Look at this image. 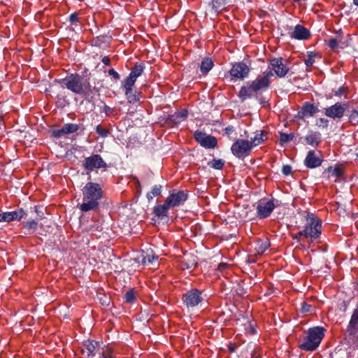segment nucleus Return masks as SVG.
<instances>
[{"instance_id":"obj_1","label":"nucleus","mask_w":358,"mask_h":358,"mask_svg":"<svg viewBox=\"0 0 358 358\" xmlns=\"http://www.w3.org/2000/svg\"><path fill=\"white\" fill-rule=\"evenodd\" d=\"M273 76L272 71H266L259 75L254 80L248 83L241 87L238 96L243 101L253 96H257L259 92L268 89L271 84V78Z\"/></svg>"},{"instance_id":"obj_2","label":"nucleus","mask_w":358,"mask_h":358,"mask_svg":"<svg viewBox=\"0 0 358 358\" xmlns=\"http://www.w3.org/2000/svg\"><path fill=\"white\" fill-rule=\"evenodd\" d=\"M103 194V191L99 184L87 182L83 188V201L79 206L80 210L85 213L96 210Z\"/></svg>"},{"instance_id":"obj_3","label":"nucleus","mask_w":358,"mask_h":358,"mask_svg":"<svg viewBox=\"0 0 358 358\" xmlns=\"http://www.w3.org/2000/svg\"><path fill=\"white\" fill-rule=\"evenodd\" d=\"M57 82L62 87H66L76 94L85 96L92 93L89 80L78 73L70 74Z\"/></svg>"},{"instance_id":"obj_4","label":"nucleus","mask_w":358,"mask_h":358,"mask_svg":"<svg viewBox=\"0 0 358 358\" xmlns=\"http://www.w3.org/2000/svg\"><path fill=\"white\" fill-rule=\"evenodd\" d=\"M324 328L320 327L309 329L307 331V336L303 338V342L299 344V348L305 351L315 350L324 336Z\"/></svg>"},{"instance_id":"obj_5","label":"nucleus","mask_w":358,"mask_h":358,"mask_svg":"<svg viewBox=\"0 0 358 358\" xmlns=\"http://www.w3.org/2000/svg\"><path fill=\"white\" fill-rule=\"evenodd\" d=\"M306 224L304 229L299 231V235H304V238L315 240L320 237L322 232V222L314 214L308 213L306 215Z\"/></svg>"},{"instance_id":"obj_6","label":"nucleus","mask_w":358,"mask_h":358,"mask_svg":"<svg viewBox=\"0 0 358 358\" xmlns=\"http://www.w3.org/2000/svg\"><path fill=\"white\" fill-rule=\"evenodd\" d=\"M252 147L248 140L238 138L232 144L231 150L232 154L238 159H244L249 156Z\"/></svg>"},{"instance_id":"obj_7","label":"nucleus","mask_w":358,"mask_h":358,"mask_svg":"<svg viewBox=\"0 0 358 358\" xmlns=\"http://www.w3.org/2000/svg\"><path fill=\"white\" fill-rule=\"evenodd\" d=\"M182 299L187 308H193L203 301V296L201 290L193 288L183 294Z\"/></svg>"},{"instance_id":"obj_8","label":"nucleus","mask_w":358,"mask_h":358,"mask_svg":"<svg viewBox=\"0 0 358 358\" xmlns=\"http://www.w3.org/2000/svg\"><path fill=\"white\" fill-rule=\"evenodd\" d=\"M250 69L243 62L235 63L229 71L231 80H243L249 75Z\"/></svg>"},{"instance_id":"obj_9","label":"nucleus","mask_w":358,"mask_h":358,"mask_svg":"<svg viewBox=\"0 0 358 358\" xmlns=\"http://www.w3.org/2000/svg\"><path fill=\"white\" fill-rule=\"evenodd\" d=\"M270 66L271 69L280 78L285 77L289 71L287 62L284 61L281 57L271 59Z\"/></svg>"},{"instance_id":"obj_10","label":"nucleus","mask_w":358,"mask_h":358,"mask_svg":"<svg viewBox=\"0 0 358 358\" xmlns=\"http://www.w3.org/2000/svg\"><path fill=\"white\" fill-rule=\"evenodd\" d=\"M187 199V193L183 190L173 192L166 199V205L171 208L183 204Z\"/></svg>"},{"instance_id":"obj_11","label":"nucleus","mask_w":358,"mask_h":358,"mask_svg":"<svg viewBox=\"0 0 358 358\" xmlns=\"http://www.w3.org/2000/svg\"><path fill=\"white\" fill-rule=\"evenodd\" d=\"M83 166L88 171H93L95 169L106 167V163L99 155H93L85 159Z\"/></svg>"},{"instance_id":"obj_12","label":"nucleus","mask_w":358,"mask_h":358,"mask_svg":"<svg viewBox=\"0 0 358 358\" xmlns=\"http://www.w3.org/2000/svg\"><path fill=\"white\" fill-rule=\"evenodd\" d=\"M194 138L203 147L206 148H214L217 144V138L213 136L206 135L200 131H196Z\"/></svg>"},{"instance_id":"obj_13","label":"nucleus","mask_w":358,"mask_h":358,"mask_svg":"<svg viewBox=\"0 0 358 358\" xmlns=\"http://www.w3.org/2000/svg\"><path fill=\"white\" fill-rule=\"evenodd\" d=\"M275 208V205L273 200L261 201L257 206V216L261 219L266 218L271 215Z\"/></svg>"},{"instance_id":"obj_14","label":"nucleus","mask_w":358,"mask_h":358,"mask_svg":"<svg viewBox=\"0 0 358 358\" xmlns=\"http://www.w3.org/2000/svg\"><path fill=\"white\" fill-rule=\"evenodd\" d=\"M99 344L94 341H87L83 344L82 353L86 358H94L100 352Z\"/></svg>"},{"instance_id":"obj_15","label":"nucleus","mask_w":358,"mask_h":358,"mask_svg":"<svg viewBox=\"0 0 358 358\" xmlns=\"http://www.w3.org/2000/svg\"><path fill=\"white\" fill-rule=\"evenodd\" d=\"M348 336L352 339L358 337V306L352 313L350 322L346 329Z\"/></svg>"},{"instance_id":"obj_16","label":"nucleus","mask_w":358,"mask_h":358,"mask_svg":"<svg viewBox=\"0 0 358 358\" xmlns=\"http://www.w3.org/2000/svg\"><path fill=\"white\" fill-rule=\"evenodd\" d=\"M346 110L345 104L336 103V104L327 108L324 114L331 118H341L343 116Z\"/></svg>"},{"instance_id":"obj_17","label":"nucleus","mask_w":358,"mask_h":358,"mask_svg":"<svg viewBox=\"0 0 358 358\" xmlns=\"http://www.w3.org/2000/svg\"><path fill=\"white\" fill-rule=\"evenodd\" d=\"M318 112L319 109L316 106L309 102H306L299 111L298 117L300 119L310 117Z\"/></svg>"},{"instance_id":"obj_18","label":"nucleus","mask_w":358,"mask_h":358,"mask_svg":"<svg viewBox=\"0 0 358 358\" xmlns=\"http://www.w3.org/2000/svg\"><path fill=\"white\" fill-rule=\"evenodd\" d=\"M24 211L21 208L15 211L6 212L0 214L1 222H11L13 220H20L24 215Z\"/></svg>"},{"instance_id":"obj_19","label":"nucleus","mask_w":358,"mask_h":358,"mask_svg":"<svg viewBox=\"0 0 358 358\" xmlns=\"http://www.w3.org/2000/svg\"><path fill=\"white\" fill-rule=\"evenodd\" d=\"M268 138V133L264 130H259L255 132V136L250 138L249 143L252 148L263 143Z\"/></svg>"},{"instance_id":"obj_20","label":"nucleus","mask_w":358,"mask_h":358,"mask_svg":"<svg viewBox=\"0 0 358 358\" xmlns=\"http://www.w3.org/2000/svg\"><path fill=\"white\" fill-rule=\"evenodd\" d=\"M290 36L292 38L298 40H306L310 37V31L302 25L297 24Z\"/></svg>"},{"instance_id":"obj_21","label":"nucleus","mask_w":358,"mask_h":358,"mask_svg":"<svg viewBox=\"0 0 358 358\" xmlns=\"http://www.w3.org/2000/svg\"><path fill=\"white\" fill-rule=\"evenodd\" d=\"M322 159L316 155L314 151H309L305 159L304 164L308 168L318 167L322 164Z\"/></svg>"},{"instance_id":"obj_22","label":"nucleus","mask_w":358,"mask_h":358,"mask_svg":"<svg viewBox=\"0 0 358 358\" xmlns=\"http://www.w3.org/2000/svg\"><path fill=\"white\" fill-rule=\"evenodd\" d=\"M196 264L194 257L190 255H185L180 261V266L182 269H190Z\"/></svg>"},{"instance_id":"obj_23","label":"nucleus","mask_w":358,"mask_h":358,"mask_svg":"<svg viewBox=\"0 0 358 358\" xmlns=\"http://www.w3.org/2000/svg\"><path fill=\"white\" fill-rule=\"evenodd\" d=\"M326 171L329 173V178H333L335 182L343 175V169L340 166L335 168L329 166L327 169Z\"/></svg>"},{"instance_id":"obj_24","label":"nucleus","mask_w":358,"mask_h":358,"mask_svg":"<svg viewBox=\"0 0 358 358\" xmlns=\"http://www.w3.org/2000/svg\"><path fill=\"white\" fill-rule=\"evenodd\" d=\"M171 208L169 205H166V200H165L164 204L157 206L154 208V213L156 216L159 217H166L168 214V210Z\"/></svg>"},{"instance_id":"obj_25","label":"nucleus","mask_w":358,"mask_h":358,"mask_svg":"<svg viewBox=\"0 0 358 358\" xmlns=\"http://www.w3.org/2000/svg\"><path fill=\"white\" fill-rule=\"evenodd\" d=\"M270 247V241L268 238L259 240L255 247L257 255H262Z\"/></svg>"},{"instance_id":"obj_26","label":"nucleus","mask_w":358,"mask_h":358,"mask_svg":"<svg viewBox=\"0 0 358 358\" xmlns=\"http://www.w3.org/2000/svg\"><path fill=\"white\" fill-rule=\"evenodd\" d=\"M305 140L308 145L316 147L320 141V134L318 132H312L306 136Z\"/></svg>"},{"instance_id":"obj_27","label":"nucleus","mask_w":358,"mask_h":358,"mask_svg":"<svg viewBox=\"0 0 358 358\" xmlns=\"http://www.w3.org/2000/svg\"><path fill=\"white\" fill-rule=\"evenodd\" d=\"M214 63L209 57H205L200 64V70L203 74H207L213 67Z\"/></svg>"},{"instance_id":"obj_28","label":"nucleus","mask_w":358,"mask_h":358,"mask_svg":"<svg viewBox=\"0 0 358 358\" xmlns=\"http://www.w3.org/2000/svg\"><path fill=\"white\" fill-rule=\"evenodd\" d=\"M125 96L130 103H136L139 101V98L136 94V91L133 88L124 89Z\"/></svg>"},{"instance_id":"obj_29","label":"nucleus","mask_w":358,"mask_h":358,"mask_svg":"<svg viewBox=\"0 0 358 358\" xmlns=\"http://www.w3.org/2000/svg\"><path fill=\"white\" fill-rule=\"evenodd\" d=\"M226 0H212L210 6L215 13H218L224 8Z\"/></svg>"},{"instance_id":"obj_30","label":"nucleus","mask_w":358,"mask_h":358,"mask_svg":"<svg viewBox=\"0 0 358 358\" xmlns=\"http://www.w3.org/2000/svg\"><path fill=\"white\" fill-rule=\"evenodd\" d=\"M294 137V134L293 133L286 134V133H280V144L281 145H285L293 140Z\"/></svg>"},{"instance_id":"obj_31","label":"nucleus","mask_w":358,"mask_h":358,"mask_svg":"<svg viewBox=\"0 0 358 358\" xmlns=\"http://www.w3.org/2000/svg\"><path fill=\"white\" fill-rule=\"evenodd\" d=\"M143 71V66L141 64L135 65L134 67L131 69V71L129 73V76L134 78V79H137Z\"/></svg>"},{"instance_id":"obj_32","label":"nucleus","mask_w":358,"mask_h":358,"mask_svg":"<svg viewBox=\"0 0 358 358\" xmlns=\"http://www.w3.org/2000/svg\"><path fill=\"white\" fill-rule=\"evenodd\" d=\"M124 297L127 303H132L136 299V292L134 289H130L125 293Z\"/></svg>"},{"instance_id":"obj_33","label":"nucleus","mask_w":358,"mask_h":358,"mask_svg":"<svg viewBox=\"0 0 358 358\" xmlns=\"http://www.w3.org/2000/svg\"><path fill=\"white\" fill-rule=\"evenodd\" d=\"M162 192V186H154L151 191L147 193L148 199L152 200L155 196H158L161 194Z\"/></svg>"},{"instance_id":"obj_34","label":"nucleus","mask_w":358,"mask_h":358,"mask_svg":"<svg viewBox=\"0 0 358 358\" xmlns=\"http://www.w3.org/2000/svg\"><path fill=\"white\" fill-rule=\"evenodd\" d=\"M23 227L29 232H34L37 229L38 222L34 220H29L23 222Z\"/></svg>"},{"instance_id":"obj_35","label":"nucleus","mask_w":358,"mask_h":358,"mask_svg":"<svg viewBox=\"0 0 358 358\" xmlns=\"http://www.w3.org/2000/svg\"><path fill=\"white\" fill-rule=\"evenodd\" d=\"M63 127L64 129L66 134H69L76 132L79 129V127L78 124H72V123L65 124L63 126Z\"/></svg>"},{"instance_id":"obj_36","label":"nucleus","mask_w":358,"mask_h":358,"mask_svg":"<svg viewBox=\"0 0 358 358\" xmlns=\"http://www.w3.org/2000/svg\"><path fill=\"white\" fill-rule=\"evenodd\" d=\"M208 164L210 167L213 168L215 169H222L224 164V162L221 159H213L210 161L208 163Z\"/></svg>"},{"instance_id":"obj_37","label":"nucleus","mask_w":358,"mask_h":358,"mask_svg":"<svg viewBox=\"0 0 358 358\" xmlns=\"http://www.w3.org/2000/svg\"><path fill=\"white\" fill-rule=\"evenodd\" d=\"M136 80L129 76L122 83V87L124 89H131L133 88Z\"/></svg>"},{"instance_id":"obj_38","label":"nucleus","mask_w":358,"mask_h":358,"mask_svg":"<svg viewBox=\"0 0 358 358\" xmlns=\"http://www.w3.org/2000/svg\"><path fill=\"white\" fill-rule=\"evenodd\" d=\"M350 122L355 126H358V112L352 110L349 116Z\"/></svg>"},{"instance_id":"obj_39","label":"nucleus","mask_w":358,"mask_h":358,"mask_svg":"<svg viewBox=\"0 0 358 358\" xmlns=\"http://www.w3.org/2000/svg\"><path fill=\"white\" fill-rule=\"evenodd\" d=\"M96 133L101 137H106L109 133V131L108 129L104 128L101 127V125H98L96 127Z\"/></svg>"},{"instance_id":"obj_40","label":"nucleus","mask_w":358,"mask_h":358,"mask_svg":"<svg viewBox=\"0 0 358 358\" xmlns=\"http://www.w3.org/2000/svg\"><path fill=\"white\" fill-rule=\"evenodd\" d=\"M99 358H113L112 355V352L109 348H106V350L102 349L100 352H99Z\"/></svg>"},{"instance_id":"obj_41","label":"nucleus","mask_w":358,"mask_h":358,"mask_svg":"<svg viewBox=\"0 0 358 358\" xmlns=\"http://www.w3.org/2000/svg\"><path fill=\"white\" fill-rule=\"evenodd\" d=\"M315 56V54H313V52H308V57L304 61L306 66H310L313 64V63L315 62V59H314Z\"/></svg>"},{"instance_id":"obj_42","label":"nucleus","mask_w":358,"mask_h":358,"mask_svg":"<svg viewBox=\"0 0 358 358\" xmlns=\"http://www.w3.org/2000/svg\"><path fill=\"white\" fill-rule=\"evenodd\" d=\"M65 135L66 134L63 127L61 129H57L52 131V136L55 138H60Z\"/></svg>"},{"instance_id":"obj_43","label":"nucleus","mask_w":358,"mask_h":358,"mask_svg":"<svg viewBox=\"0 0 358 358\" xmlns=\"http://www.w3.org/2000/svg\"><path fill=\"white\" fill-rule=\"evenodd\" d=\"M316 125L319 127L325 128L328 126V120L324 118H320L317 120Z\"/></svg>"},{"instance_id":"obj_44","label":"nucleus","mask_w":358,"mask_h":358,"mask_svg":"<svg viewBox=\"0 0 358 358\" xmlns=\"http://www.w3.org/2000/svg\"><path fill=\"white\" fill-rule=\"evenodd\" d=\"M328 45L333 50L338 48V41L336 38H331L328 41Z\"/></svg>"},{"instance_id":"obj_45","label":"nucleus","mask_w":358,"mask_h":358,"mask_svg":"<svg viewBox=\"0 0 358 358\" xmlns=\"http://www.w3.org/2000/svg\"><path fill=\"white\" fill-rule=\"evenodd\" d=\"M282 172L285 176H289L292 173V167L289 165H284L282 166Z\"/></svg>"},{"instance_id":"obj_46","label":"nucleus","mask_w":358,"mask_h":358,"mask_svg":"<svg viewBox=\"0 0 358 358\" xmlns=\"http://www.w3.org/2000/svg\"><path fill=\"white\" fill-rule=\"evenodd\" d=\"M108 74L113 76L115 80H119L120 78L119 73L113 69H111L108 71Z\"/></svg>"},{"instance_id":"obj_47","label":"nucleus","mask_w":358,"mask_h":358,"mask_svg":"<svg viewBox=\"0 0 358 358\" xmlns=\"http://www.w3.org/2000/svg\"><path fill=\"white\" fill-rule=\"evenodd\" d=\"M69 21L72 24H76L78 22V17L76 13H73L69 17Z\"/></svg>"},{"instance_id":"obj_48","label":"nucleus","mask_w":358,"mask_h":358,"mask_svg":"<svg viewBox=\"0 0 358 358\" xmlns=\"http://www.w3.org/2000/svg\"><path fill=\"white\" fill-rule=\"evenodd\" d=\"M311 309V306L306 303H302V306H301V310L302 312L303 313H306V312H309Z\"/></svg>"},{"instance_id":"obj_49","label":"nucleus","mask_w":358,"mask_h":358,"mask_svg":"<svg viewBox=\"0 0 358 358\" xmlns=\"http://www.w3.org/2000/svg\"><path fill=\"white\" fill-rule=\"evenodd\" d=\"M261 355L258 350H253L250 353V358H260Z\"/></svg>"},{"instance_id":"obj_50","label":"nucleus","mask_w":358,"mask_h":358,"mask_svg":"<svg viewBox=\"0 0 358 358\" xmlns=\"http://www.w3.org/2000/svg\"><path fill=\"white\" fill-rule=\"evenodd\" d=\"M154 259H155L154 256L151 259L150 255H148L147 256L143 257V264H146L147 262L149 263H152Z\"/></svg>"},{"instance_id":"obj_51","label":"nucleus","mask_w":358,"mask_h":358,"mask_svg":"<svg viewBox=\"0 0 358 358\" xmlns=\"http://www.w3.org/2000/svg\"><path fill=\"white\" fill-rule=\"evenodd\" d=\"M102 62L104 64L109 66L110 64V59L108 57L105 56L102 58Z\"/></svg>"},{"instance_id":"obj_52","label":"nucleus","mask_w":358,"mask_h":358,"mask_svg":"<svg viewBox=\"0 0 358 358\" xmlns=\"http://www.w3.org/2000/svg\"><path fill=\"white\" fill-rule=\"evenodd\" d=\"M228 265L224 263H221L218 265L217 268L219 271H223Z\"/></svg>"},{"instance_id":"obj_53","label":"nucleus","mask_w":358,"mask_h":358,"mask_svg":"<svg viewBox=\"0 0 358 358\" xmlns=\"http://www.w3.org/2000/svg\"><path fill=\"white\" fill-rule=\"evenodd\" d=\"M234 129L233 127H227L225 128V131L227 134H230L234 132Z\"/></svg>"},{"instance_id":"obj_54","label":"nucleus","mask_w":358,"mask_h":358,"mask_svg":"<svg viewBox=\"0 0 358 358\" xmlns=\"http://www.w3.org/2000/svg\"><path fill=\"white\" fill-rule=\"evenodd\" d=\"M294 238L297 239L298 241H301V238H304V235H299V231L298 233H296L294 235Z\"/></svg>"},{"instance_id":"obj_55","label":"nucleus","mask_w":358,"mask_h":358,"mask_svg":"<svg viewBox=\"0 0 358 358\" xmlns=\"http://www.w3.org/2000/svg\"><path fill=\"white\" fill-rule=\"evenodd\" d=\"M187 111L185 110H183V111H181L180 113H179V116L181 117H187Z\"/></svg>"},{"instance_id":"obj_56","label":"nucleus","mask_w":358,"mask_h":358,"mask_svg":"<svg viewBox=\"0 0 358 358\" xmlns=\"http://www.w3.org/2000/svg\"><path fill=\"white\" fill-rule=\"evenodd\" d=\"M110 110H111V108L109 106H106L104 107V111L106 113H108Z\"/></svg>"},{"instance_id":"obj_57","label":"nucleus","mask_w":358,"mask_h":358,"mask_svg":"<svg viewBox=\"0 0 358 358\" xmlns=\"http://www.w3.org/2000/svg\"><path fill=\"white\" fill-rule=\"evenodd\" d=\"M250 334H255L256 332L255 329H254V327H252L251 324H250Z\"/></svg>"},{"instance_id":"obj_58","label":"nucleus","mask_w":358,"mask_h":358,"mask_svg":"<svg viewBox=\"0 0 358 358\" xmlns=\"http://www.w3.org/2000/svg\"><path fill=\"white\" fill-rule=\"evenodd\" d=\"M353 3L355 5L358 6V0H353Z\"/></svg>"},{"instance_id":"obj_59","label":"nucleus","mask_w":358,"mask_h":358,"mask_svg":"<svg viewBox=\"0 0 358 358\" xmlns=\"http://www.w3.org/2000/svg\"><path fill=\"white\" fill-rule=\"evenodd\" d=\"M357 158H358V153H357Z\"/></svg>"}]
</instances>
